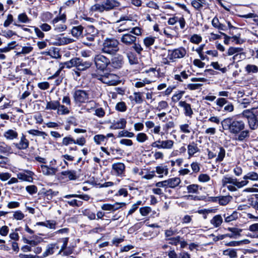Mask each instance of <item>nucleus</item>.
I'll list each match as a JSON object with an SVG mask.
<instances>
[{
    "label": "nucleus",
    "instance_id": "1",
    "mask_svg": "<svg viewBox=\"0 0 258 258\" xmlns=\"http://www.w3.org/2000/svg\"><path fill=\"white\" fill-rule=\"evenodd\" d=\"M221 123L223 130H228L230 133L233 134L240 133L245 127L243 121L234 119L232 117L225 118Z\"/></svg>",
    "mask_w": 258,
    "mask_h": 258
},
{
    "label": "nucleus",
    "instance_id": "2",
    "mask_svg": "<svg viewBox=\"0 0 258 258\" xmlns=\"http://www.w3.org/2000/svg\"><path fill=\"white\" fill-rule=\"evenodd\" d=\"M249 183L248 181L241 180L239 181L236 178L224 176L221 180L223 187H226L231 192L236 191L238 188H241L246 185Z\"/></svg>",
    "mask_w": 258,
    "mask_h": 258
},
{
    "label": "nucleus",
    "instance_id": "3",
    "mask_svg": "<svg viewBox=\"0 0 258 258\" xmlns=\"http://www.w3.org/2000/svg\"><path fill=\"white\" fill-rule=\"evenodd\" d=\"M120 6V3L116 0H105L101 4H96L90 8L92 12L102 13L104 11H109Z\"/></svg>",
    "mask_w": 258,
    "mask_h": 258
},
{
    "label": "nucleus",
    "instance_id": "4",
    "mask_svg": "<svg viewBox=\"0 0 258 258\" xmlns=\"http://www.w3.org/2000/svg\"><path fill=\"white\" fill-rule=\"evenodd\" d=\"M119 42L114 38H106L102 44L101 51L106 54L113 55L119 50Z\"/></svg>",
    "mask_w": 258,
    "mask_h": 258
},
{
    "label": "nucleus",
    "instance_id": "5",
    "mask_svg": "<svg viewBox=\"0 0 258 258\" xmlns=\"http://www.w3.org/2000/svg\"><path fill=\"white\" fill-rule=\"evenodd\" d=\"M66 21V16L63 14L53 19L51 23L55 31L56 32H61L65 31L67 28V26L64 24Z\"/></svg>",
    "mask_w": 258,
    "mask_h": 258
},
{
    "label": "nucleus",
    "instance_id": "6",
    "mask_svg": "<svg viewBox=\"0 0 258 258\" xmlns=\"http://www.w3.org/2000/svg\"><path fill=\"white\" fill-rule=\"evenodd\" d=\"M94 62L97 70L104 71L109 66L110 59L100 53L94 56Z\"/></svg>",
    "mask_w": 258,
    "mask_h": 258
},
{
    "label": "nucleus",
    "instance_id": "7",
    "mask_svg": "<svg viewBox=\"0 0 258 258\" xmlns=\"http://www.w3.org/2000/svg\"><path fill=\"white\" fill-rule=\"evenodd\" d=\"M168 57L172 62L175 61L176 59H180L184 57L187 52L186 49L183 47H180L174 49H168Z\"/></svg>",
    "mask_w": 258,
    "mask_h": 258
},
{
    "label": "nucleus",
    "instance_id": "8",
    "mask_svg": "<svg viewBox=\"0 0 258 258\" xmlns=\"http://www.w3.org/2000/svg\"><path fill=\"white\" fill-rule=\"evenodd\" d=\"M73 98L77 104L85 103L89 99V93L85 90H77L73 94Z\"/></svg>",
    "mask_w": 258,
    "mask_h": 258
},
{
    "label": "nucleus",
    "instance_id": "9",
    "mask_svg": "<svg viewBox=\"0 0 258 258\" xmlns=\"http://www.w3.org/2000/svg\"><path fill=\"white\" fill-rule=\"evenodd\" d=\"M98 79L103 83L109 85H116L119 83L118 76L111 73L105 74L103 76H100Z\"/></svg>",
    "mask_w": 258,
    "mask_h": 258
},
{
    "label": "nucleus",
    "instance_id": "10",
    "mask_svg": "<svg viewBox=\"0 0 258 258\" xmlns=\"http://www.w3.org/2000/svg\"><path fill=\"white\" fill-rule=\"evenodd\" d=\"M174 142L171 140H157L152 143L151 146L153 148H157L159 149H171L174 146Z\"/></svg>",
    "mask_w": 258,
    "mask_h": 258
},
{
    "label": "nucleus",
    "instance_id": "11",
    "mask_svg": "<svg viewBox=\"0 0 258 258\" xmlns=\"http://www.w3.org/2000/svg\"><path fill=\"white\" fill-rule=\"evenodd\" d=\"M136 41L137 37L131 33L124 34L120 38V41L126 46L133 45Z\"/></svg>",
    "mask_w": 258,
    "mask_h": 258
},
{
    "label": "nucleus",
    "instance_id": "12",
    "mask_svg": "<svg viewBox=\"0 0 258 258\" xmlns=\"http://www.w3.org/2000/svg\"><path fill=\"white\" fill-rule=\"evenodd\" d=\"M125 165L121 162H117L112 165V173L118 176H121L124 174Z\"/></svg>",
    "mask_w": 258,
    "mask_h": 258
},
{
    "label": "nucleus",
    "instance_id": "13",
    "mask_svg": "<svg viewBox=\"0 0 258 258\" xmlns=\"http://www.w3.org/2000/svg\"><path fill=\"white\" fill-rule=\"evenodd\" d=\"M213 150L216 153V156H217V157L216 159V161H222L225 156V150L224 148L220 146L215 145L213 147Z\"/></svg>",
    "mask_w": 258,
    "mask_h": 258
},
{
    "label": "nucleus",
    "instance_id": "14",
    "mask_svg": "<svg viewBox=\"0 0 258 258\" xmlns=\"http://www.w3.org/2000/svg\"><path fill=\"white\" fill-rule=\"evenodd\" d=\"M178 105L180 107L183 108L184 115L186 116L191 117L194 112L190 104L187 103L185 101H180Z\"/></svg>",
    "mask_w": 258,
    "mask_h": 258
},
{
    "label": "nucleus",
    "instance_id": "15",
    "mask_svg": "<svg viewBox=\"0 0 258 258\" xmlns=\"http://www.w3.org/2000/svg\"><path fill=\"white\" fill-rule=\"evenodd\" d=\"M123 60L121 56L118 55L112 58L111 60H110L109 66L115 69H119L121 68L123 65Z\"/></svg>",
    "mask_w": 258,
    "mask_h": 258
},
{
    "label": "nucleus",
    "instance_id": "16",
    "mask_svg": "<svg viewBox=\"0 0 258 258\" xmlns=\"http://www.w3.org/2000/svg\"><path fill=\"white\" fill-rule=\"evenodd\" d=\"M74 41V39L71 38L56 36L55 41L53 42V43L54 45L60 46L70 44Z\"/></svg>",
    "mask_w": 258,
    "mask_h": 258
},
{
    "label": "nucleus",
    "instance_id": "17",
    "mask_svg": "<svg viewBox=\"0 0 258 258\" xmlns=\"http://www.w3.org/2000/svg\"><path fill=\"white\" fill-rule=\"evenodd\" d=\"M24 240L25 243L29 244L32 247L37 245L39 243L42 242L43 238L37 235H34L29 239L25 238Z\"/></svg>",
    "mask_w": 258,
    "mask_h": 258
},
{
    "label": "nucleus",
    "instance_id": "18",
    "mask_svg": "<svg viewBox=\"0 0 258 258\" xmlns=\"http://www.w3.org/2000/svg\"><path fill=\"white\" fill-rule=\"evenodd\" d=\"M200 152V149L198 146L197 143L194 142H192L189 143L187 146V153L189 157L194 156V155Z\"/></svg>",
    "mask_w": 258,
    "mask_h": 258
},
{
    "label": "nucleus",
    "instance_id": "19",
    "mask_svg": "<svg viewBox=\"0 0 258 258\" xmlns=\"http://www.w3.org/2000/svg\"><path fill=\"white\" fill-rule=\"evenodd\" d=\"M78 60L76 68L79 71L86 70L89 68L92 65V63L90 61H83L80 58H78Z\"/></svg>",
    "mask_w": 258,
    "mask_h": 258
},
{
    "label": "nucleus",
    "instance_id": "20",
    "mask_svg": "<svg viewBox=\"0 0 258 258\" xmlns=\"http://www.w3.org/2000/svg\"><path fill=\"white\" fill-rule=\"evenodd\" d=\"M41 168L42 172L45 175H53L55 174L57 170L55 168L49 167L47 165H41Z\"/></svg>",
    "mask_w": 258,
    "mask_h": 258
},
{
    "label": "nucleus",
    "instance_id": "21",
    "mask_svg": "<svg viewBox=\"0 0 258 258\" xmlns=\"http://www.w3.org/2000/svg\"><path fill=\"white\" fill-rule=\"evenodd\" d=\"M126 124V121L124 118H121L119 120L114 121L110 126V128L113 130L124 128Z\"/></svg>",
    "mask_w": 258,
    "mask_h": 258
},
{
    "label": "nucleus",
    "instance_id": "22",
    "mask_svg": "<svg viewBox=\"0 0 258 258\" xmlns=\"http://www.w3.org/2000/svg\"><path fill=\"white\" fill-rule=\"evenodd\" d=\"M55 248V244L51 243L47 245L46 249L43 253L42 255L40 256V257L44 258L48 256L49 255L53 254L54 252Z\"/></svg>",
    "mask_w": 258,
    "mask_h": 258
},
{
    "label": "nucleus",
    "instance_id": "23",
    "mask_svg": "<svg viewBox=\"0 0 258 258\" xmlns=\"http://www.w3.org/2000/svg\"><path fill=\"white\" fill-rule=\"evenodd\" d=\"M166 180L167 187L175 188L181 182L178 177H173L169 178Z\"/></svg>",
    "mask_w": 258,
    "mask_h": 258
},
{
    "label": "nucleus",
    "instance_id": "24",
    "mask_svg": "<svg viewBox=\"0 0 258 258\" xmlns=\"http://www.w3.org/2000/svg\"><path fill=\"white\" fill-rule=\"evenodd\" d=\"M212 25L214 28L218 29L219 31L220 30L226 31L227 29L225 25L220 23L219 20L217 17H215L213 19L212 21Z\"/></svg>",
    "mask_w": 258,
    "mask_h": 258
},
{
    "label": "nucleus",
    "instance_id": "25",
    "mask_svg": "<svg viewBox=\"0 0 258 258\" xmlns=\"http://www.w3.org/2000/svg\"><path fill=\"white\" fill-rule=\"evenodd\" d=\"M17 178L22 181H26L31 182L32 180V172L29 171H26L25 173H19L17 174Z\"/></svg>",
    "mask_w": 258,
    "mask_h": 258
},
{
    "label": "nucleus",
    "instance_id": "26",
    "mask_svg": "<svg viewBox=\"0 0 258 258\" xmlns=\"http://www.w3.org/2000/svg\"><path fill=\"white\" fill-rule=\"evenodd\" d=\"M87 31L88 33H92V34H87L86 35V39L89 41H92L94 40V38L96 36L97 30L94 28L93 26H89L87 27Z\"/></svg>",
    "mask_w": 258,
    "mask_h": 258
},
{
    "label": "nucleus",
    "instance_id": "27",
    "mask_svg": "<svg viewBox=\"0 0 258 258\" xmlns=\"http://www.w3.org/2000/svg\"><path fill=\"white\" fill-rule=\"evenodd\" d=\"M243 180H245V181H248V180H250L254 181H257L258 180V173L255 172H253V171L249 172L243 177Z\"/></svg>",
    "mask_w": 258,
    "mask_h": 258
},
{
    "label": "nucleus",
    "instance_id": "28",
    "mask_svg": "<svg viewBox=\"0 0 258 258\" xmlns=\"http://www.w3.org/2000/svg\"><path fill=\"white\" fill-rule=\"evenodd\" d=\"M156 172L159 174V177H163V174L167 175L168 174V168L167 166L160 165L156 167Z\"/></svg>",
    "mask_w": 258,
    "mask_h": 258
},
{
    "label": "nucleus",
    "instance_id": "29",
    "mask_svg": "<svg viewBox=\"0 0 258 258\" xmlns=\"http://www.w3.org/2000/svg\"><path fill=\"white\" fill-rule=\"evenodd\" d=\"M83 31V27L82 26L79 25L73 27L71 31V33L73 36L78 38L82 34Z\"/></svg>",
    "mask_w": 258,
    "mask_h": 258
},
{
    "label": "nucleus",
    "instance_id": "30",
    "mask_svg": "<svg viewBox=\"0 0 258 258\" xmlns=\"http://www.w3.org/2000/svg\"><path fill=\"white\" fill-rule=\"evenodd\" d=\"M238 215L239 214L237 212L234 211L231 214H229V213L225 214L223 216L226 222H230L237 219L238 217Z\"/></svg>",
    "mask_w": 258,
    "mask_h": 258
},
{
    "label": "nucleus",
    "instance_id": "31",
    "mask_svg": "<svg viewBox=\"0 0 258 258\" xmlns=\"http://www.w3.org/2000/svg\"><path fill=\"white\" fill-rule=\"evenodd\" d=\"M126 56L131 64L138 63V58L134 52L129 51L127 52Z\"/></svg>",
    "mask_w": 258,
    "mask_h": 258
},
{
    "label": "nucleus",
    "instance_id": "32",
    "mask_svg": "<svg viewBox=\"0 0 258 258\" xmlns=\"http://www.w3.org/2000/svg\"><path fill=\"white\" fill-rule=\"evenodd\" d=\"M223 222V219L221 215L215 216L211 220V223L215 227H218L221 225Z\"/></svg>",
    "mask_w": 258,
    "mask_h": 258
},
{
    "label": "nucleus",
    "instance_id": "33",
    "mask_svg": "<svg viewBox=\"0 0 258 258\" xmlns=\"http://www.w3.org/2000/svg\"><path fill=\"white\" fill-rule=\"evenodd\" d=\"M249 126L251 130H255L258 126V121L254 114L248 119Z\"/></svg>",
    "mask_w": 258,
    "mask_h": 258
},
{
    "label": "nucleus",
    "instance_id": "34",
    "mask_svg": "<svg viewBox=\"0 0 258 258\" xmlns=\"http://www.w3.org/2000/svg\"><path fill=\"white\" fill-rule=\"evenodd\" d=\"M243 49L241 47H230L227 51V54L228 56L236 55L240 51H243Z\"/></svg>",
    "mask_w": 258,
    "mask_h": 258
},
{
    "label": "nucleus",
    "instance_id": "35",
    "mask_svg": "<svg viewBox=\"0 0 258 258\" xmlns=\"http://www.w3.org/2000/svg\"><path fill=\"white\" fill-rule=\"evenodd\" d=\"M59 102L58 101H50L46 103V110H57L59 107Z\"/></svg>",
    "mask_w": 258,
    "mask_h": 258
},
{
    "label": "nucleus",
    "instance_id": "36",
    "mask_svg": "<svg viewBox=\"0 0 258 258\" xmlns=\"http://www.w3.org/2000/svg\"><path fill=\"white\" fill-rule=\"evenodd\" d=\"M61 240L63 242V244L60 248V249L59 250V253L63 252V254L66 255H68L71 254L72 253L71 252H70V251L69 252L66 250L67 246L68 245V241H69V238L68 237L63 238L61 239Z\"/></svg>",
    "mask_w": 258,
    "mask_h": 258
},
{
    "label": "nucleus",
    "instance_id": "37",
    "mask_svg": "<svg viewBox=\"0 0 258 258\" xmlns=\"http://www.w3.org/2000/svg\"><path fill=\"white\" fill-rule=\"evenodd\" d=\"M79 198L84 201H88L90 197L88 195H76V194H72V195H67L64 196V198L65 199H69L71 198Z\"/></svg>",
    "mask_w": 258,
    "mask_h": 258
},
{
    "label": "nucleus",
    "instance_id": "38",
    "mask_svg": "<svg viewBox=\"0 0 258 258\" xmlns=\"http://www.w3.org/2000/svg\"><path fill=\"white\" fill-rule=\"evenodd\" d=\"M232 199L231 196H221L219 198V203L220 205L225 206L228 204Z\"/></svg>",
    "mask_w": 258,
    "mask_h": 258
},
{
    "label": "nucleus",
    "instance_id": "39",
    "mask_svg": "<svg viewBox=\"0 0 258 258\" xmlns=\"http://www.w3.org/2000/svg\"><path fill=\"white\" fill-rule=\"evenodd\" d=\"M28 141L23 136L19 143L18 144H17V147L20 149H25L28 147Z\"/></svg>",
    "mask_w": 258,
    "mask_h": 258
},
{
    "label": "nucleus",
    "instance_id": "40",
    "mask_svg": "<svg viewBox=\"0 0 258 258\" xmlns=\"http://www.w3.org/2000/svg\"><path fill=\"white\" fill-rule=\"evenodd\" d=\"M223 254L224 255L229 256L230 258H236L237 256L236 250L232 248H228L224 250Z\"/></svg>",
    "mask_w": 258,
    "mask_h": 258
},
{
    "label": "nucleus",
    "instance_id": "41",
    "mask_svg": "<svg viewBox=\"0 0 258 258\" xmlns=\"http://www.w3.org/2000/svg\"><path fill=\"white\" fill-rule=\"evenodd\" d=\"M70 109L63 105L59 104L57 110V113L60 115H67L70 113Z\"/></svg>",
    "mask_w": 258,
    "mask_h": 258
},
{
    "label": "nucleus",
    "instance_id": "42",
    "mask_svg": "<svg viewBox=\"0 0 258 258\" xmlns=\"http://www.w3.org/2000/svg\"><path fill=\"white\" fill-rule=\"evenodd\" d=\"M61 175L68 177L70 180H75L77 178L76 172L73 170L62 171L61 172Z\"/></svg>",
    "mask_w": 258,
    "mask_h": 258
},
{
    "label": "nucleus",
    "instance_id": "43",
    "mask_svg": "<svg viewBox=\"0 0 258 258\" xmlns=\"http://www.w3.org/2000/svg\"><path fill=\"white\" fill-rule=\"evenodd\" d=\"M78 57L73 58L70 60L64 62L62 66H64V68L66 67L69 69L73 67H76L77 61H78Z\"/></svg>",
    "mask_w": 258,
    "mask_h": 258
},
{
    "label": "nucleus",
    "instance_id": "44",
    "mask_svg": "<svg viewBox=\"0 0 258 258\" xmlns=\"http://www.w3.org/2000/svg\"><path fill=\"white\" fill-rule=\"evenodd\" d=\"M192 6L197 10H200L206 5L205 0L193 1Z\"/></svg>",
    "mask_w": 258,
    "mask_h": 258
},
{
    "label": "nucleus",
    "instance_id": "45",
    "mask_svg": "<svg viewBox=\"0 0 258 258\" xmlns=\"http://www.w3.org/2000/svg\"><path fill=\"white\" fill-rule=\"evenodd\" d=\"M135 136V134L133 132H130L126 130H123L118 132L117 135L118 138L121 137H127V138H133Z\"/></svg>",
    "mask_w": 258,
    "mask_h": 258
},
{
    "label": "nucleus",
    "instance_id": "46",
    "mask_svg": "<svg viewBox=\"0 0 258 258\" xmlns=\"http://www.w3.org/2000/svg\"><path fill=\"white\" fill-rule=\"evenodd\" d=\"M83 215L87 216L90 220H94L96 218L95 214L88 209H85L82 211Z\"/></svg>",
    "mask_w": 258,
    "mask_h": 258
},
{
    "label": "nucleus",
    "instance_id": "47",
    "mask_svg": "<svg viewBox=\"0 0 258 258\" xmlns=\"http://www.w3.org/2000/svg\"><path fill=\"white\" fill-rule=\"evenodd\" d=\"M148 140V137L144 133H138L136 136V140L139 143H144Z\"/></svg>",
    "mask_w": 258,
    "mask_h": 258
},
{
    "label": "nucleus",
    "instance_id": "48",
    "mask_svg": "<svg viewBox=\"0 0 258 258\" xmlns=\"http://www.w3.org/2000/svg\"><path fill=\"white\" fill-rule=\"evenodd\" d=\"M245 70L247 73H256L258 72V67L254 64H247Z\"/></svg>",
    "mask_w": 258,
    "mask_h": 258
},
{
    "label": "nucleus",
    "instance_id": "49",
    "mask_svg": "<svg viewBox=\"0 0 258 258\" xmlns=\"http://www.w3.org/2000/svg\"><path fill=\"white\" fill-rule=\"evenodd\" d=\"M164 51L163 53H161V55L162 56V62L164 64H169L170 62L171 61L169 60L168 57V52H167V50L165 49H162Z\"/></svg>",
    "mask_w": 258,
    "mask_h": 258
},
{
    "label": "nucleus",
    "instance_id": "50",
    "mask_svg": "<svg viewBox=\"0 0 258 258\" xmlns=\"http://www.w3.org/2000/svg\"><path fill=\"white\" fill-rule=\"evenodd\" d=\"M179 129L181 132L184 134H189L191 132V127L187 123L182 124L179 125Z\"/></svg>",
    "mask_w": 258,
    "mask_h": 258
},
{
    "label": "nucleus",
    "instance_id": "51",
    "mask_svg": "<svg viewBox=\"0 0 258 258\" xmlns=\"http://www.w3.org/2000/svg\"><path fill=\"white\" fill-rule=\"evenodd\" d=\"M134 100L137 104H141L143 101L142 93L141 92H135L134 93Z\"/></svg>",
    "mask_w": 258,
    "mask_h": 258
},
{
    "label": "nucleus",
    "instance_id": "52",
    "mask_svg": "<svg viewBox=\"0 0 258 258\" xmlns=\"http://www.w3.org/2000/svg\"><path fill=\"white\" fill-rule=\"evenodd\" d=\"M249 136V135L248 131H247V130L243 131H241L236 140L239 141H242L245 138H248Z\"/></svg>",
    "mask_w": 258,
    "mask_h": 258
},
{
    "label": "nucleus",
    "instance_id": "53",
    "mask_svg": "<svg viewBox=\"0 0 258 258\" xmlns=\"http://www.w3.org/2000/svg\"><path fill=\"white\" fill-rule=\"evenodd\" d=\"M187 190L188 193L197 194L199 190V185L196 184H190L187 186Z\"/></svg>",
    "mask_w": 258,
    "mask_h": 258
},
{
    "label": "nucleus",
    "instance_id": "54",
    "mask_svg": "<svg viewBox=\"0 0 258 258\" xmlns=\"http://www.w3.org/2000/svg\"><path fill=\"white\" fill-rule=\"evenodd\" d=\"M202 40V37L198 34H194L189 39L190 42L195 44H199Z\"/></svg>",
    "mask_w": 258,
    "mask_h": 258
},
{
    "label": "nucleus",
    "instance_id": "55",
    "mask_svg": "<svg viewBox=\"0 0 258 258\" xmlns=\"http://www.w3.org/2000/svg\"><path fill=\"white\" fill-rule=\"evenodd\" d=\"M115 109L120 112H124L127 109L126 105L124 102H119L115 106Z\"/></svg>",
    "mask_w": 258,
    "mask_h": 258
},
{
    "label": "nucleus",
    "instance_id": "56",
    "mask_svg": "<svg viewBox=\"0 0 258 258\" xmlns=\"http://www.w3.org/2000/svg\"><path fill=\"white\" fill-rule=\"evenodd\" d=\"M5 137L9 140H13L16 138V133L12 130H9L5 133Z\"/></svg>",
    "mask_w": 258,
    "mask_h": 258
},
{
    "label": "nucleus",
    "instance_id": "57",
    "mask_svg": "<svg viewBox=\"0 0 258 258\" xmlns=\"http://www.w3.org/2000/svg\"><path fill=\"white\" fill-rule=\"evenodd\" d=\"M142 204L141 201H138L136 203L133 204L128 211L127 216L133 214L138 208L139 206Z\"/></svg>",
    "mask_w": 258,
    "mask_h": 258
},
{
    "label": "nucleus",
    "instance_id": "58",
    "mask_svg": "<svg viewBox=\"0 0 258 258\" xmlns=\"http://www.w3.org/2000/svg\"><path fill=\"white\" fill-rule=\"evenodd\" d=\"M245 56V54L243 51H240L238 54L236 55L233 56V57L231 58V60L232 62H234L235 60H237L238 61H240L241 59H243Z\"/></svg>",
    "mask_w": 258,
    "mask_h": 258
},
{
    "label": "nucleus",
    "instance_id": "59",
    "mask_svg": "<svg viewBox=\"0 0 258 258\" xmlns=\"http://www.w3.org/2000/svg\"><path fill=\"white\" fill-rule=\"evenodd\" d=\"M106 139V137L103 135H95L94 137V142L97 144H101L102 142H103L105 141V140Z\"/></svg>",
    "mask_w": 258,
    "mask_h": 258
},
{
    "label": "nucleus",
    "instance_id": "60",
    "mask_svg": "<svg viewBox=\"0 0 258 258\" xmlns=\"http://www.w3.org/2000/svg\"><path fill=\"white\" fill-rule=\"evenodd\" d=\"M168 107V104L165 101H161L158 103V106L156 107V110L159 111L165 109Z\"/></svg>",
    "mask_w": 258,
    "mask_h": 258
},
{
    "label": "nucleus",
    "instance_id": "61",
    "mask_svg": "<svg viewBox=\"0 0 258 258\" xmlns=\"http://www.w3.org/2000/svg\"><path fill=\"white\" fill-rule=\"evenodd\" d=\"M33 47L30 46H24L22 48V50L20 51H17V55L20 54H28L32 51Z\"/></svg>",
    "mask_w": 258,
    "mask_h": 258
},
{
    "label": "nucleus",
    "instance_id": "62",
    "mask_svg": "<svg viewBox=\"0 0 258 258\" xmlns=\"http://www.w3.org/2000/svg\"><path fill=\"white\" fill-rule=\"evenodd\" d=\"M198 180L202 182H207L210 180V177L207 174H201L198 176Z\"/></svg>",
    "mask_w": 258,
    "mask_h": 258
},
{
    "label": "nucleus",
    "instance_id": "63",
    "mask_svg": "<svg viewBox=\"0 0 258 258\" xmlns=\"http://www.w3.org/2000/svg\"><path fill=\"white\" fill-rule=\"evenodd\" d=\"M231 38L232 39V41L234 42L236 44H241L244 42V40L240 38V34L232 36L231 37Z\"/></svg>",
    "mask_w": 258,
    "mask_h": 258
},
{
    "label": "nucleus",
    "instance_id": "64",
    "mask_svg": "<svg viewBox=\"0 0 258 258\" xmlns=\"http://www.w3.org/2000/svg\"><path fill=\"white\" fill-rule=\"evenodd\" d=\"M155 42V39L152 37H146L144 40V42L145 45L147 47H149L151 45H153Z\"/></svg>",
    "mask_w": 258,
    "mask_h": 258
}]
</instances>
